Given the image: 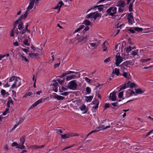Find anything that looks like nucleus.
<instances>
[{
	"mask_svg": "<svg viewBox=\"0 0 153 153\" xmlns=\"http://www.w3.org/2000/svg\"><path fill=\"white\" fill-rule=\"evenodd\" d=\"M30 2L29 5L28 6L27 9L24 15H22L18 19L14 22L16 23V24L17 25L19 23H21V22L22 20L23 19H25L27 16V15L29 13L28 11L30 10L31 9L33 8L34 4V0H30Z\"/></svg>",
	"mask_w": 153,
	"mask_h": 153,
	"instance_id": "nucleus-1",
	"label": "nucleus"
},
{
	"mask_svg": "<svg viewBox=\"0 0 153 153\" xmlns=\"http://www.w3.org/2000/svg\"><path fill=\"white\" fill-rule=\"evenodd\" d=\"M117 8L115 6H112L108 9L106 11L107 15L113 17L117 13Z\"/></svg>",
	"mask_w": 153,
	"mask_h": 153,
	"instance_id": "nucleus-2",
	"label": "nucleus"
},
{
	"mask_svg": "<svg viewBox=\"0 0 153 153\" xmlns=\"http://www.w3.org/2000/svg\"><path fill=\"white\" fill-rule=\"evenodd\" d=\"M89 41L93 42H89L88 44L90 45V47L94 48H96L100 43V41L99 40L94 38H93V39L90 38Z\"/></svg>",
	"mask_w": 153,
	"mask_h": 153,
	"instance_id": "nucleus-3",
	"label": "nucleus"
},
{
	"mask_svg": "<svg viewBox=\"0 0 153 153\" xmlns=\"http://www.w3.org/2000/svg\"><path fill=\"white\" fill-rule=\"evenodd\" d=\"M101 15L100 13H98L97 12L91 13L87 15L86 17L88 19H94V20H95L96 18L100 16Z\"/></svg>",
	"mask_w": 153,
	"mask_h": 153,
	"instance_id": "nucleus-4",
	"label": "nucleus"
},
{
	"mask_svg": "<svg viewBox=\"0 0 153 153\" xmlns=\"http://www.w3.org/2000/svg\"><path fill=\"white\" fill-rule=\"evenodd\" d=\"M77 85L76 83L75 80H73L70 82L68 85V88L71 89L73 90H76Z\"/></svg>",
	"mask_w": 153,
	"mask_h": 153,
	"instance_id": "nucleus-5",
	"label": "nucleus"
},
{
	"mask_svg": "<svg viewBox=\"0 0 153 153\" xmlns=\"http://www.w3.org/2000/svg\"><path fill=\"white\" fill-rule=\"evenodd\" d=\"M123 58L120 55H116L115 56V64L117 66H119L120 64L123 61Z\"/></svg>",
	"mask_w": 153,
	"mask_h": 153,
	"instance_id": "nucleus-6",
	"label": "nucleus"
},
{
	"mask_svg": "<svg viewBox=\"0 0 153 153\" xmlns=\"http://www.w3.org/2000/svg\"><path fill=\"white\" fill-rule=\"evenodd\" d=\"M88 36V34H86L84 36H83L82 38H80L78 39V42L82 44H84L86 42Z\"/></svg>",
	"mask_w": 153,
	"mask_h": 153,
	"instance_id": "nucleus-7",
	"label": "nucleus"
},
{
	"mask_svg": "<svg viewBox=\"0 0 153 153\" xmlns=\"http://www.w3.org/2000/svg\"><path fill=\"white\" fill-rule=\"evenodd\" d=\"M132 13H129L128 14L127 16V19L128 21V23L130 25L132 24V20H134V17L132 15Z\"/></svg>",
	"mask_w": 153,
	"mask_h": 153,
	"instance_id": "nucleus-8",
	"label": "nucleus"
},
{
	"mask_svg": "<svg viewBox=\"0 0 153 153\" xmlns=\"http://www.w3.org/2000/svg\"><path fill=\"white\" fill-rule=\"evenodd\" d=\"M103 5H100L99 6L97 5L96 6H94L92 8H91L89 9L88 11H87L86 12V13H87L89 11H90L91 9H94V8H95L97 7L98 8V10L99 11H101L103 10Z\"/></svg>",
	"mask_w": 153,
	"mask_h": 153,
	"instance_id": "nucleus-9",
	"label": "nucleus"
},
{
	"mask_svg": "<svg viewBox=\"0 0 153 153\" xmlns=\"http://www.w3.org/2000/svg\"><path fill=\"white\" fill-rule=\"evenodd\" d=\"M126 5L124 1L120 0L117 3L116 6L119 7H123L125 6Z\"/></svg>",
	"mask_w": 153,
	"mask_h": 153,
	"instance_id": "nucleus-10",
	"label": "nucleus"
},
{
	"mask_svg": "<svg viewBox=\"0 0 153 153\" xmlns=\"http://www.w3.org/2000/svg\"><path fill=\"white\" fill-rule=\"evenodd\" d=\"M109 100H111L112 101H114L116 100V94L115 92L111 93L109 96Z\"/></svg>",
	"mask_w": 153,
	"mask_h": 153,
	"instance_id": "nucleus-11",
	"label": "nucleus"
},
{
	"mask_svg": "<svg viewBox=\"0 0 153 153\" xmlns=\"http://www.w3.org/2000/svg\"><path fill=\"white\" fill-rule=\"evenodd\" d=\"M115 74L117 76H119L120 75V70L118 69H117L116 68H114L113 70L112 75Z\"/></svg>",
	"mask_w": 153,
	"mask_h": 153,
	"instance_id": "nucleus-12",
	"label": "nucleus"
},
{
	"mask_svg": "<svg viewBox=\"0 0 153 153\" xmlns=\"http://www.w3.org/2000/svg\"><path fill=\"white\" fill-rule=\"evenodd\" d=\"M63 2L62 1H61L60 2L56 5V6L54 8V9H58V11L57 13H58L59 11H60V9L61 6L63 5Z\"/></svg>",
	"mask_w": 153,
	"mask_h": 153,
	"instance_id": "nucleus-13",
	"label": "nucleus"
},
{
	"mask_svg": "<svg viewBox=\"0 0 153 153\" xmlns=\"http://www.w3.org/2000/svg\"><path fill=\"white\" fill-rule=\"evenodd\" d=\"M18 82V80L17 79H16L15 80V81H14V83L13 84L12 86H11V88L12 89L14 88H17L19 86V85H17V82Z\"/></svg>",
	"mask_w": 153,
	"mask_h": 153,
	"instance_id": "nucleus-14",
	"label": "nucleus"
},
{
	"mask_svg": "<svg viewBox=\"0 0 153 153\" xmlns=\"http://www.w3.org/2000/svg\"><path fill=\"white\" fill-rule=\"evenodd\" d=\"M127 85L128 87H129L131 88H133L136 86V84L134 82H131L130 81H129L127 83Z\"/></svg>",
	"mask_w": 153,
	"mask_h": 153,
	"instance_id": "nucleus-15",
	"label": "nucleus"
},
{
	"mask_svg": "<svg viewBox=\"0 0 153 153\" xmlns=\"http://www.w3.org/2000/svg\"><path fill=\"white\" fill-rule=\"evenodd\" d=\"M76 78V76L74 74L68 75V81Z\"/></svg>",
	"mask_w": 153,
	"mask_h": 153,
	"instance_id": "nucleus-16",
	"label": "nucleus"
},
{
	"mask_svg": "<svg viewBox=\"0 0 153 153\" xmlns=\"http://www.w3.org/2000/svg\"><path fill=\"white\" fill-rule=\"evenodd\" d=\"M85 27L84 25H82L79 26V27L77 28L75 31L73 32V34H74L76 32H78L81 30L83 28Z\"/></svg>",
	"mask_w": 153,
	"mask_h": 153,
	"instance_id": "nucleus-17",
	"label": "nucleus"
},
{
	"mask_svg": "<svg viewBox=\"0 0 153 153\" xmlns=\"http://www.w3.org/2000/svg\"><path fill=\"white\" fill-rule=\"evenodd\" d=\"M110 127V124H108V125L106 126V127H105V125H102L100 126H98L97 127V129H99L100 128H102L103 129H105L107 128H109Z\"/></svg>",
	"mask_w": 153,
	"mask_h": 153,
	"instance_id": "nucleus-18",
	"label": "nucleus"
},
{
	"mask_svg": "<svg viewBox=\"0 0 153 153\" xmlns=\"http://www.w3.org/2000/svg\"><path fill=\"white\" fill-rule=\"evenodd\" d=\"M29 55L30 56L32 57H35L36 58H37L38 57L39 54L38 53H29Z\"/></svg>",
	"mask_w": 153,
	"mask_h": 153,
	"instance_id": "nucleus-19",
	"label": "nucleus"
},
{
	"mask_svg": "<svg viewBox=\"0 0 153 153\" xmlns=\"http://www.w3.org/2000/svg\"><path fill=\"white\" fill-rule=\"evenodd\" d=\"M128 93H129L131 97L133 95H136L135 92L133 90L131 89H128Z\"/></svg>",
	"mask_w": 153,
	"mask_h": 153,
	"instance_id": "nucleus-20",
	"label": "nucleus"
},
{
	"mask_svg": "<svg viewBox=\"0 0 153 153\" xmlns=\"http://www.w3.org/2000/svg\"><path fill=\"white\" fill-rule=\"evenodd\" d=\"M80 109L81 111H84V113H86L87 111V110L86 109V106L85 105H83L80 107Z\"/></svg>",
	"mask_w": 153,
	"mask_h": 153,
	"instance_id": "nucleus-21",
	"label": "nucleus"
},
{
	"mask_svg": "<svg viewBox=\"0 0 153 153\" xmlns=\"http://www.w3.org/2000/svg\"><path fill=\"white\" fill-rule=\"evenodd\" d=\"M78 134H74L72 132H70L68 133V138L70 137H74L75 136H78Z\"/></svg>",
	"mask_w": 153,
	"mask_h": 153,
	"instance_id": "nucleus-22",
	"label": "nucleus"
},
{
	"mask_svg": "<svg viewBox=\"0 0 153 153\" xmlns=\"http://www.w3.org/2000/svg\"><path fill=\"white\" fill-rule=\"evenodd\" d=\"M137 94H141L144 92V91H142L141 89L139 88L135 89V92Z\"/></svg>",
	"mask_w": 153,
	"mask_h": 153,
	"instance_id": "nucleus-23",
	"label": "nucleus"
},
{
	"mask_svg": "<svg viewBox=\"0 0 153 153\" xmlns=\"http://www.w3.org/2000/svg\"><path fill=\"white\" fill-rule=\"evenodd\" d=\"M58 84L56 80H53L51 84V85L53 87H57Z\"/></svg>",
	"mask_w": 153,
	"mask_h": 153,
	"instance_id": "nucleus-24",
	"label": "nucleus"
},
{
	"mask_svg": "<svg viewBox=\"0 0 153 153\" xmlns=\"http://www.w3.org/2000/svg\"><path fill=\"white\" fill-rule=\"evenodd\" d=\"M86 99L85 100L87 102H90L91 101V100H92L93 97V96H90L88 97L86 96Z\"/></svg>",
	"mask_w": 153,
	"mask_h": 153,
	"instance_id": "nucleus-25",
	"label": "nucleus"
},
{
	"mask_svg": "<svg viewBox=\"0 0 153 153\" xmlns=\"http://www.w3.org/2000/svg\"><path fill=\"white\" fill-rule=\"evenodd\" d=\"M56 96L53 97L57 99L58 100H63L64 99V97L60 96L58 95L55 94Z\"/></svg>",
	"mask_w": 153,
	"mask_h": 153,
	"instance_id": "nucleus-26",
	"label": "nucleus"
},
{
	"mask_svg": "<svg viewBox=\"0 0 153 153\" xmlns=\"http://www.w3.org/2000/svg\"><path fill=\"white\" fill-rule=\"evenodd\" d=\"M91 24L90 22L88 20H85L83 22L82 24L85 25H89Z\"/></svg>",
	"mask_w": 153,
	"mask_h": 153,
	"instance_id": "nucleus-27",
	"label": "nucleus"
},
{
	"mask_svg": "<svg viewBox=\"0 0 153 153\" xmlns=\"http://www.w3.org/2000/svg\"><path fill=\"white\" fill-rule=\"evenodd\" d=\"M98 131H99L98 130H93V131H91L90 132H89L85 137V139H87L88 136L90 135V134H92L93 133H96V132H98Z\"/></svg>",
	"mask_w": 153,
	"mask_h": 153,
	"instance_id": "nucleus-28",
	"label": "nucleus"
},
{
	"mask_svg": "<svg viewBox=\"0 0 153 153\" xmlns=\"http://www.w3.org/2000/svg\"><path fill=\"white\" fill-rule=\"evenodd\" d=\"M134 30L138 32H141L143 31V29L141 27H134Z\"/></svg>",
	"mask_w": 153,
	"mask_h": 153,
	"instance_id": "nucleus-29",
	"label": "nucleus"
},
{
	"mask_svg": "<svg viewBox=\"0 0 153 153\" xmlns=\"http://www.w3.org/2000/svg\"><path fill=\"white\" fill-rule=\"evenodd\" d=\"M24 28L23 23V22L20 23L18 25V29L19 30H21Z\"/></svg>",
	"mask_w": 153,
	"mask_h": 153,
	"instance_id": "nucleus-30",
	"label": "nucleus"
},
{
	"mask_svg": "<svg viewBox=\"0 0 153 153\" xmlns=\"http://www.w3.org/2000/svg\"><path fill=\"white\" fill-rule=\"evenodd\" d=\"M20 58H21L22 60H25L26 62H28V60L25 57L23 56L22 55L20 54L19 56Z\"/></svg>",
	"mask_w": 153,
	"mask_h": 153,
	"instance_id": "nucleus-31",
	"label": "nucleus"
},
{
	"mask_svg": "<svg viewBox=\"0 0 153 153\" xmlns=\"http://www.w3.org/2000/svg\"><path fill=\"white\" fill-rule=\"evenodd\" d=\"M151 60V59L149 58L147 59H141L140 60V62L143 63H144Z\"/></svg>",
	"mask_w": 153,
	"mask_h": 153,
	"instance_id": "nucleus-32",
	"label": "nucleus"
},
{
	"mask_svg": "<svg viewBox=\"0 0 153 153\" xmlns=\"http://www.w3.org/2000/svg\"><path fill=\"white\" fill-rule=\"evenodd\" d=\"M99 100L98 99H94L93 100L92 103H93L94 105H99Z\"/></svg>",
	"mask_w": 153,
	"mask_h": 153,
	"instance_id": "nucleus-33",
	"label": "nucleus"
},
{
	"mask_svg": "<svg viewBox=\"0 0 153 153\" xmlns=\"http://www.w3.org/2000/svg\"><path fill=\"white\" fill-rule=\"evenodd\" d=\"M20 141L21 143H22V144H24L25 141V136H22L21 138L20 139Z\"/></svg>",
	"mask_w": 153,
	"mask_h": 153,
	"instance_id": "nucleus-34",
	"label": "nucleus"
},
{
	"mask_svg": "<svg viewBox=\"0 0 153 153\" xmlns=\"http://www.w3.org/2000/svg\"><path fill=\"white\" fill-rule=\"evenodd\" d=\"M78 74H79V73L76 72H74L71 71H68V75L71 74H74L75 75H76Z\"/></svg>",
	"mask_w": 153,
	"mask_h": 153,
	"instance_id": "nucleus-35",
	"label": "nucleus"
},
{
	"mask_svg": "<svg viewBox=\"0 0 153 153\" xmlns=\"http://www.w3.org/2000/svg\"><path fill=\"white\" fill-rule=\"evenodd\" d=\"M86 91L87 92V93L88 94H89L91 92V89L89 87H87L86 88Z\"/></svg>",
	"mask_w": 153,
	"mask_h": 153,
	"instance_id": "nucleus-36",
	"label": "nucleus"
},
{
	"mask_svg": "<svg viewBox=\"0 0 153 153\" xmlns=\"http://www.w3.org/2000/svg\"><path fill=\"white\" fill-rule=\"evenodd\" d=\"M132 47L129 46L128 47L126 48V52L127 53H129L130 51H131V50H132Z\"/></svg>",
	"mask_w": 153,
	"mask_h": 153,
	"instance_id": "nucleus-37",
	"label": "nucleus"
},
{
	"mask_svg": "<svg viewBox=\"0 0 153 153\" xmlns=\"http://www.w3.org/2000/svg\"><path fill=\"white\" fill-rule=\"evenodd\" d=\"M120 75L122 76V75L124 77L128 78V74L125 71H124L123 72V73L122 74H120Z\"/></svg>",
	"mask_w": 153,
	"mask_h": 153,
	"instance_id": "nucleus-38",
	"label": "nucleus"
},
{
	"mask_svg": "<svg viewBox=\"0 0 153 153\" xmlns=\"http://www.w3.org/2000/svg\"><path fill=\"white\" fill-rule=\"evenodd\" d=\"M28 40L27 39H25L24 41L23 42L25 45L26 46H29L30 44L28 43Z\"/></svg>",
	"mask_w": 153,
	"mask_h": 153,
	"instance_id": "nucleus-39",
	"label": "nucleus"
},
{
	"mask_svg": "<svg viewBox=\"0 0 153 153\" xmlns=\"http://www.w3.org/2000/svg\"><path fill=\"white\" fill-rule=\"evenodd\" d=\"M120 67V68L121 70H122L123 71H126L127 70V67L124 66L123 65H121L120 66L119 65Z\"/></svg>",
	"mask_w": 153,
	"mask_h": 153,
	"instance_id": "nucleus-40",
	"label": "nucleus"
},
{
	"mask_svg": "<svg viewBox=\"0 0 153 153\" xmlns=\"http://www.w3.org/2000/svg\"><path fill=\"white\" fill-rule=\"evenodd\" d=\"M42 100L43 99L42 98L38 100L36 102L34 103L35 104H36V105L37 106L39 104L41 103L42 101Z\"/></svg>",
	"mask_w": 153,
	"mask_h": 153,
	"instance_id": "nucleus-41",
	"label": "nucleus"
},
{
	"mask_svg": "<svg viewBox=\"0 0 153 153\" xmlns=\"http://www.w3.org/2000/svg\"><path fill=\"white\" fill-rule=\"evenodd\" d=\"M16 148L22 149L25 148V146L23 145V144H22V146L19 145V146H16Z\"/></svg>",
	"mask_w": 153,
	"mask_h": 153,
	"instance_id": "nucleus-42",
	"label": "nucleus"
},
{
	"mask_svg": "<svg viewBox=\"0 0 153 153\" xmlns=\"http://www.w3.org/2000/svg\"><path fill=\"white\" fill-rule=\"evenodd\" d=\"M133 4L131 3L129 6V11L130 12H131L133 11Z\"/></svg>",
	"mask_w": 153,
	"mask_h": 153,
	"instance_id": "nucleus-43",
	"label": "nucleus"
},
{
	"mask_svg": "<svg viewBox=\"0 0 153 153\" xmlns=\"http://www.w3.org/2000/svg\"><path fill=\"white\" fill-rule=\"evenodd\" d=\"M129 64V63L128 61H126L122 63L121 65H123L127 67L128 65Z\"/></svg>",
	"mask_w": 153,
	"mask_h": 153,
	"instance_id": "nucleus-44",
	"label": "nucleus"
},
{
	"mask_svg": "<svg viewBox=\"0 0 153 153\" xmlns=\"http://www.w3.org/2000/svg\"><path fill=\"white\" fill-rule=\"evenodd\" d=\"M56 80L59 83L61 84L62 85V84L64 82V80H61L60 79H59V78H58L56 79Z\"/></svg>",
	"mask_w": 153,
	"mask_h": 153,
	"instance_id": "nucleus-45",
	"label": "nucleus"
},
{
	"mask_svg": "<svg viewBox=\"0 0 153 153\" xmlns=\"http://www.w3.org/2000/svg\"><path fill=\"white\" fill-rule=\"evenodd\" d=\"M102 47L103 48V51H106L107 49V47L105 45V42H103L102 45Z\"/></svg>",
	"mask_w": 153,
	"mask_h": 153,
	"instance_id": "nucleus-46",
	"label": "nucleus"
},
{
	"mask_svg": "<svg viewBox=\"0 0 153 153\" xmlns=\"http://www.w3.org/2000/svg\"><path fill=\"white\" fill-rule=\"evenodd\" d=\"M15 78L16 77L15 76H13L11 77H10L9 80V82H12L13 80L15 81V80L16 79Z\"/></svg>",
	"mask_w": 153,
	"mask_h": 153,
	"instance_id": "nucleus-47",
	"label": "nucleus"
},
{
	"mask_svg": "<svg viewBox=\"0 0 153 153\" xmlns=\"http://www.w3.org/2000/svg\"><path fill=\"white\" fill-rule=\"evenodd\" d=\"M131 55L133 56H138V54H137V52L134 51H131Z\"/></svg>",
	"mask_w": 153,
	"mask_h": 153,
	"instance_id": "nucleus-48",
	"label": "nucleus"
},
{
	"mask_svg": "<svg viewBox=\"0 0 153 153\" xmlns=\"http://www.w3.org/2000/svg\"><path fill=\"white\" fill-rule=\"evenodd\" d=\"M123 92L121 91L119 93L118 97L120 98H121L123 97Z\"/></svg>",
	"mask_w": 153,
	"mask_h": 153,
	"instance_id": "nucleus-49",
	"label": "nucleus"
},
{
	"mask_svg": "<svg viewBox=\"0 0 153 153\" xmlns=\"http://www.w3.org/2000/svg\"><path fill=\"white\" fill-rule=\"evenodd\" d=\"M110 61V57H108L106 59L104 60V62L106 63V62H109Z\"/></svg>",
	"mask_w": 153,
	"mask_h": 153,
	"instance_id": "nucleus-50",
	"label": "nucleus"
},
{
	"mask_svg": "<svg viewBox=\"0 0 153 153\" xmlns=\"http://www.w3.org/2000/svg\"><path fill=\"white\" fill-rule=\"evenodd\" d=\"M128 30L132 34H134L135 33V30L134 29H133L132 28H130Z\"/></svg>",
	"mask_w": 153,
	"mask_h": 153,
	"instance_id": "nucleus-51",
	"label": "nucleus"
},
{
	"mask_svg": "<svg viewBox=\"0 0 153 153\" xmlns=\"http://www.w3.org/2000/svg\"><path fill=\"white\" fill-rule=\"evenodd\" d=\"M111 105L114 107H117L118 106V102H115L114 103H111Z\"/></svg>",
	"mask_w": 153,
	"mask_h": 153,
	"instance_id": "nucleus-52",
	"label": "nucleus"
},
{
	"mask_svg": "<svg viewBox=\"0 0 153 153\" xmlns=\"http://www.w3.org/2000/svg\"><path fill=\"white\" fill-rule=\"evenodd\" d=\"M1 94L3 96H4L6 94V91L5 90L2 89L1 91Z\"/></svg>",
	"mask_w": 153,
	"mask_h": 153,
	"instance_id": "nucleus-53",
	"label": "nucleus"
},
{
	"mask_svg": "<svg viewBox=\"0 0 153 153\" xmlns=\"http://www.w3.org/2000/svg\"><path fill=\"white\" fill-rule=\"evenodd\" d=\"M85 80L88 83H90L91 82V80L87 77L85 78Z\"/></svg>",
	"mask_w": 153,
	"mask_h": 153,
	"instance_id": "nucleus-54",
	"label": "nucleus"
},
{
	"mask_svg": "<svg viewBox=\"0 0 153 153\" xmlns=\"http://www.w3.org/2000/svg\"><path fill=\"white\" fill-rule=\"evenodd\" d=\"M44 146H39L38 145H35L33 146V148L36 149H38L41 148H42Z\"/></svg>",
	"mask_w": 153,
	"mask_h": 153,
	"instance_id": "nucleus-55",
	"label": "nucleus"
},
{
	"mask_svg": "<svg viewBox=\"0 0 153 153\" xmlns=\"http://www.w3.org/2000/svg\"><path fill=\"white\" fill-rule=\"evenodd\" d=\"M126 85V84L124 85H122L120 88V90H121L123 89H125L126 88H127Z\"/></svg>",
	"mask_w": 153,
	"mask_h": 153,
	"instance_id": "nucleus-56",
	"label": "nucleus"
},
{
	"mask_svg": "<svg viewBox=\"0 0 153 153\" xmlns=\"http://www.w3.org/2000/svg\"><path fill=\"white\" fill-rule=\"evenodd\" d=\"M19 145L16 142H13L11 144V146L13 147L14 146H19Z\"/></svg>",
	"mask_w": 153,
	"mask_h": 153,
	"instance_id": "nucleus-57",
	"label": "nucleus"
},
{
	"mask_svg": "<svg viewBox=\"0 0 153 153\" xmlns=\"http://www.w3.org/2000/svg\"><path fill=\"white\" fill-rule=\"evenodd\" d=\"M9 109L8 108H6V109L5 111L3 112L2 114L3 115H5L6 113L8 112Z\"/></svg>",
	"mask_w": 153,
	"mask_h": 153,
	"instance_id": "nucleus-58",
	"label": "nucleus"
},
{
	"mask_svg": "<svg viewBox=\"0 0 153 153\" xmlns=\"http://www.w3.org/2000/svg\"><path fill=\"white\" fill-rule=\"evenodd\" d=\"M26 33L25 29H23L22 30L19 32V33L21 34H23Z\"/></svg>",
	"mask_w": 153,
	"mask_h": 153,
	"instance_id": "nucleus-59",
	"label": "nucleus"
},
{
	"mask_svg": "<svg viewBox=\"0 0 153 153\" xmlns=\"http://www.w3.org/2000/svg\"><path fill=\"white\" fill-rule=\"evenodd\" d=\"M56 131V133H58L59 134H61L62 133V131L61 129H56L55 130Z\"/></svg>",
	"mask_w": 153,
	"mask_h": 153,
	"instance_id": "nucleus-60",
	"label": "nucleus"
},
{
	"mask_svg": "<svg viewBox=\"0 0 153 153\" xmlns=\"http://www.w3.org/2000/svg\"><path fill=\"white\" fill-rule=\"evenodd\" d=\"M121 8L122 7H119L118 8V12L119 13H122L123 11V9Z\"/></svg>",
	"mask_w": 153,
	"mask_h": 153,
	"instance_id": "nucleus-61",
	"label": "nucleus"
},
{
	"mask_svg": "<svg viewBox=\"0 0 153 153\" xmlns=\"http://www.w3.org/2000/svg\"><path fill=\"white\" fill-rule=\"evenodd\" d=\"M110 106V104L109 103L105 104V109H106L108 108H109Z\"/></svg>",
	"mask_w": 153,
	"mask_h": 153,
	"instance_id": "nucleus-62",
	"label": "nucleus"
},
{
	"mask_svg": "<svg viewBox=\"0 0 153 153\" xmlns=\"http://www.w3.org/2000/svg\"><path fill=\"white\" fill-rule=\"evenodd\" d=\"M67 75V73H63L61 76H58L57 77H59L61 78H62L64 76H65Z\"/></svg>",
	"mask_w": 153,
	"mask_h": 153,
	"instance_id": "nucleus-63",
	"label": "nucleus"
},
{
	"mask_svg": "<svg viewBox=\"0 0 153 153\" xmlns=\"http://www.w3.org/2000/svg\"><path fill=\"white\" fill-rule=\"evenodd\" d=\"M153 132V129L150 131L149 132L148 134L146 135V137H147L150 135V134Z\"/></svg>",
	"mask_w": 153,
	"mask_h": 153,
	"instance_id": "nucleus-64",
	"label": "nucleus"
}]
</instances>
